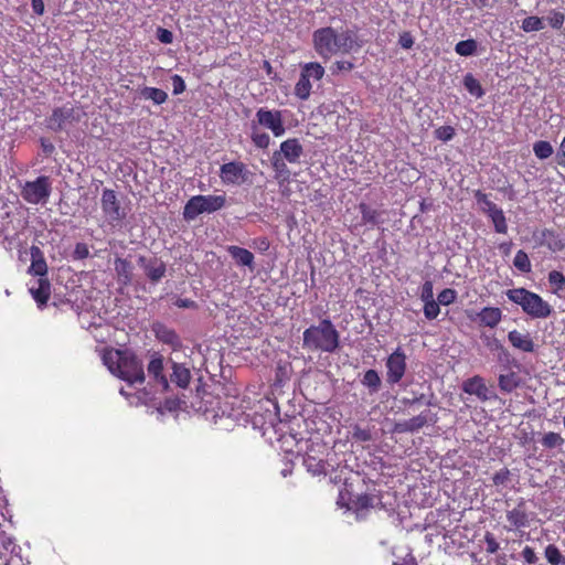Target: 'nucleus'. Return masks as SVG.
Wrapping results in <instances>:
<instances>
[{
    "label": "nucleus",
    "instance_id": "nucleus-1",
    "mask_svg": "<svg viewBox=\"0 0 565 565\" xmlns=\"http://www.w3.org/2000/svg\"><path fill=\"white\" fill-rule=\"evenodd\" d=\"M312 44L317 54L323 60H329L337 54H350L362 47L355 31L338 32L332 26L317 29L312 33Z\"/></svg>",
    "mask_w": 565,
    "mask_h": 565
},
{
    "label": "nucleus",
    "instance_id": "nucleus-2",
    "mask_svg": "<svg viewBox=\"0 0 565 565\" xmlns=\"http://www.w3.org/2000/svg\"><path fill=\"white\" fill-rule=\"evenodd\" d=\"M103 362L111 374L128 384H142L145 382L143 365L132 352L106 349L103 353Z\"/></svg>",
    "mask_w": 565,
    "mask_h": 565
},
{
    "label": "nucleus",
    "instance_id": "nucleus-3",
    "mask_svg": "<svg viewBox=\"0 0 565 565\" xmlns=\"http://www.w3.org/2000/svg\"><path fill=\"white\" fill-rule=\"evenodd\" d=\"M340 347V333L330 319H322L302 333V348L310 352L334 353Z\"/></svg>",
    "mask_w": 565,
    "mask_h": 565
},
{
    "label": "nucleus",
    "instance_id": "nucleus-4",
    "mask_svg": "<svg viewBox=\"0 0 565 565\" xmlns=\"http://www.w3.org/2000/svg\"><path fill=\"white\" fill-rule=\"evenodd\" d=\"M507 298L518 305L532 319H547L553 313V307L543 297L524 287L505 291Z\"/></svg>",
    "mask_w": 565,
    "mask_h": 565
},
{
    "label": "nucleus",
    "instance_id": "nucleus-5",
    "mask_svg": "<svg viewBox=\"0 0 565 565\" xmlns=\"http://www.w3.org/2000/svg\"><path fill=\"white\" fill-rule=\"evenodd\" d=\"M225 195H194L183 207V218L193 221L202 213H214L224 207Z\"/></svg>",
    "mask_w": 565,
    "mask_h": 565
},
{
    "label": "nucleus",
    "instance_id": "nucleus-6",
    "mask_svg": "<svg viewBox=\"0 0 565 565\" xmlns=\"http://www.w3.org/2000/svg\"><path fill=\"white\" fill-rule=\"evenodd\" d=\"M507 524L504 530L508 532L523 533V530L530 527L532 522L536 520V513L530 511L526 501L521 498L518 503L505 511Z\"/></svg>",
    "mask_w": 565,
    "mask_h": 565
},
{
    "label": "nucleus",
    "instance_id": "nucleus-7",
    "mask_svg": "<svg viewBox=\"0 0 565 565\" xmlns=\"http://www.w3.org/2000/svg\"><path fill=\"white\" fill-rule=\"evenodd\" d=\"M52 193V182L47 175L26 181L21 188L22 199L30 204H46Z\"/></svg>",
    "mask_w": 565,
    "mask_h": 565
},
{
    "label": "nucleus",
    "instance_id": "nucleus-8",
    "mask_svg": "<svg viewBox=\"0 0 565 565\" xmlns=\"http://www.w3.org/2000/svg\"><path fill=\"white\" fill-rule=\"evenodd\" d=\"M324 68L318 62H309L301 66L299 79L295 85V95L300 100H307L310 97L312 85L310 78L320 81L324 76Z\"/></svg>",
    "mask_w": 565,
    "mask_h": 565
},
{
    "label": "nucleus",
    "instance_id": "nucleus-9",
    "mask_svg": "<svg viewBox=\"0 0 565 565\" xmlns=\"http://www.w3.org/2000/svg\"><path fill=\"white\" fill-rule=\"evenodd\" d=\"M252 172L242 161L223 163L220 168V178L224 184L241 185L250 181Z\"/></svg>",
    "mask_w": 565,
    "mask_h": 565
},
{
    "label": "nucleus",
    "instance_id": "nucleus-10",
    "mask_svg": "<svg viewBox=\"0 0 565 565\" xmlns=\"http://www.w3.org/2000/svg\"><path fill=\"white\" fill-rule=\"evenodd\" d=\"M386 381L394 385L401 382L407 369L406 354L401 347L396 348L386 359Z\"/></svg>",
    "mask_w": 565,
    "mask_h": 565
},
{
    "label": "nucleus",
    "instance_id": "nucleus-11",
    "mask_svg": "<svg viewBox=\"0 0 565 565\" xmlns=\"http://www.w3.org/2000/svg\"><path fill=\"white\" fill-rule=\"evenodd\" d=\"M256 121L257 125L269 129L275 137H280L286 131L280 110L262 107L256 111Z\"/></svg>",
    "mask_w": 565,
    "mask_h": 565
},
{
    "label": "nucleus",
    "instance_id": "nucleus-12",
    "mask_svg": "<svg viewBox=\"0 0 565 565\" xmlns=\"http://www.w3.org/2000/svg\"><path fill=\"white\" fill-rule=\"evenodd\" d=\"M358 209L361 213V218H355L351 221L350 230L352 232L365 225H369L372 228L379 227L380 224L383 223L382 216L384 214V211L374 209L365 202L359 203Z\"/></svg>",
    "mask_w": 565,
    "mask_h": 565
},
{
    "label": "nucleus",
    "instance_id": "nucleus-13",
    "mask_svg": "<svg viewBox=\"0 0 565 565\" xmlns=\"http://www.w3.org/2000/svg\"><path fill=\"white\" fill-rule=\"evenodd\" d=\"M100 205L105 216L111 222H119L126 217V212L121 207L116 192L111 189H104Z\"/></svg>",
    "mask_w": 565,
    "mask_h": 565
},
{
    "label": "nucleus",
    "instance_id": "nucleus-14",
    "mask_svg": "<svg viewBox=\"0 0 565 565\" xmlns=\"http://www.w3.org/2000/svg\"><path fill=\"white\" fill-rule=\"evenodd\" d=\"M138 265L143 269L145 275L152 284L160 281L166 276V263L158 257L139 256Z\"/></svg>",
    "mask_w": 565,
    "mask_h": 565
},
{
    "label": "nucleus",
    "instance_id": "nucleus-15",
    "mask_svg": "<svg viewBox=\"0 0 565 565\" xmlns=\"http://www.w3.org/2000/svg\"><path fill=\"white\" fill-rule=\"evenodd\" d=\"M462 391L466 394L476 395L481 402H487L492 397V392L487 386L484 379L480 375H475L463 381Z\"/></svg>",
    "mask_w": 565,
    "mask_h": 565
},
{
    "label": "nucleus",
    "instance_id": "nucleus-16",
    "mask_svg": "<svg viewBox=\"0 0 565 565\" xmlns=\"http://www.w3.org/2000/svg\"><path fill=\"white\" fill-rule=\"evenodd\" d=\"M154 337L163 344L169 345L173 351L182 348V342L178 333L162 322H154L152 324Z\"/></svg>",
    "mask_w": 565,
    "mask_h": 565
},
{
    "label": "nucleus",
    "instance_id": "nucleus-17",
    "mask_svg": "<svg viewBox=\"0 0 565 565\" xmlns=\"http://www.w3.org/2000/svg\"><path fill=\"white\" fill-rule=\"evenodd\" d=\"M149 376H151L156 383L161 385L164 390L169 387V380L164 375V358L159 352H153L150 355V361L147 366Z\"/></svg>",
    "mask_w": 565,
    "mask_h": 565
},
{
    "label": "nucleus",
    "instance_id": "nucleus-18",
    "mask_svg": "<svg viewBox=\"0 0 565 565\" xmlns=\"http://www.w3.org/2000/svg\"><path fill=\"white\" fill-rule=\"evenodd\" d=\"M74 119L73 107H57L53 109L51 116L47 118V127L54 131H61L65 124L72 122Z\"/></svg>",
    "mask_w": 565,
    "mask_h": 565
},
{
    "label": "nucleus",
    "instance_id": "nucleus-19",
    "mask_svg": "<svg viewBox=\"0 0 565 565\" xmlns=\"http://www.w3.org/2000/svg\"><path fill=\"white\" fill-rule=\"evenodd\" d=\"M280 157L289 163H299L303 147L297 138H289L280 143Z\"/></svg>",
    "mask_w": 565,
    "mask_h": 565
},
{
    "label": "nucleus",
    "instance_id": "nucleus-20",
    "mask_svg": "<svg viewBox=\"0 0 565 565\" xmlns=\"http://www.w3.org/2000/svg\"><path fill=\"white\" fill-rule=\"evenodd\" d=\"M29 291L38 306L43 307L51 297V284L47 278H39L35 284L29 288Z\"/></svg>",
    "mask_w": 565,
    "mask_h": 565
},
{
    "label": "nucleus",
    "instance_id": "nucleus-21",
    "mask_svg": "<svg viewBox=\"0 0 565 565\" xmlns=\"http://www.w3.org/2000/svg\"><path fill=\"white\" fill-rule=\"evenodd\" d=\"M541 244L556 253L565 248V236L552 228H544L541 232Z\"/></svg>",
    "mask_w": 565,
    "mask_h": 565
},
{
    "label": "nucleus",
    "instance_id": "nucleus-22",
    "mask_svg": "<svg viewBox=\"0 0 565 565\" xmlns=\"http://www.w3.org/2000/svg\"><path fill=\"white\" fill-rule=\"evenodd\" d=\"M502 310L498 307H484L477 312V319L480 326L495 328L502 320Z\"/></svg>",
    "mask_w": 565,
    "mask_h": 565
},
{
    "label": "nucleus",
    "instance_id": "nucleus-23",
    "mask_svg": "<svg viewBox=\"0 0 565 565\" xmlns=\"http://www.w3.org/2000/svg\"><path fill=\"white\" fill-rule=\"evenodd\" d=\"M428 423L427 412H423L417 416H414L407 420L398 422L394 426V431L403 434V433H414L426 426Z\"/></svg>",
    "mask_w": 565,
    "mask_h": 565
},
{
    "label": "nucleus",
    "instance_id": "nucleus-24",
    "mask_svg": "<svg viewBox=\"0 0 565 565\" xmlns=\"http://www.w3.org/2000/svg\"><path fill=\"white\" fill-rule=\"evenodd\" d=\"M508 340L514 349L522 352L531 353L535 349V344L530 333H522L518 330H512L508 333Z\"/></svg>",
    "mask_w": 565,
    "mask_h": 565
},
{
    "label": "nucleus",
    "instance_id": "nucleus-25",
    "mask_svg": "<svg viewBox=\"0 0 565 565\" xmlns=\"http://www.w3.org/2000/svg\"><path fill=\"white\" fill-rule=\"evenodd\" d=\"M227 253L231 255V257L235 260L236 265L238 266H245L250 269L254 268V255L250 250L236 246V245H230L226 248Z\"/></svg>",
    "mask_w": 565,
    "mask_h": 565
},
{
    "label": "nucleus",
    "instance_id": "nucleus-26",
    "mask_svg": "<svg viewBox=\"0 0 565 565\" xmlns=\"http://www.w3.org/2000/svg\"><path fill=\"white\" fill-rule=\"evenodd\" d=\"M170 381L181 388H186L191 381L190 370L182 363L171 362Z\"/></svg>",
    "mask_w": 565,
    "mask_h": 565
},
{
    "label": "nucleus",
    "instance_id": "nucleus-27",
    "mask_svg": "<svg viewBox=\"0 0 565 565\" xmlns=\"http://www.w3.org/2000/svg\"><path fill=\"white\" fill-rule=\"evenodd\" d=\"M30 253L32 262L29 268V273L35 276H40V278H45L47 273V265L42 250L38 246H32Z\"/></svg>",
    "mask_w": 565,
    "mask_h": 565
},
{
    "label": "nucleus",
    "instance_id": "nucleus-28",
    "mask_svg": "<svg viewBox=\"0 0 565 565\" xmlns=\"http://www.w3.org/2000/svg\"><path fill=\"white\" fill-rule=\"evenodd\" d=\"M303 465L313 476H320L327 472V461L323 458H318L311 455L310 452H306L303 457Z\"/></svg>",
    "mask_w": 565,
    "mask_h": 565
},
{
    "label": "nucleus",
    "instance_id": "nucleus-29",
    "mask_svg": "<svg viewBox=\"0 0 565 565\" xmlns=\"http://www.w3.org/2000/svg\"><path fill=\"white\" fill-rule=\"evenodd\" d=\"M115 271L118 276V279L124 284L128 285L132 280V265L130 260L126 258L117 257L115 259Z\"/></svg>",
    "mask_w": 565,
    "mask_h": 565
},
{
    "label": "nucleus",
    "instance_id": "nucleus-30",
    "mask_svg": "<svg viewBox=\"0 0 565 565\" xmlns=\"http://www.w3.org/2000/svg\"><path fill=\"white\" fill-rule=\"evenodd\" d=\"M521 384L519 374L514 371H510L505 374H500L498 379V385L501 392L511 393L518 388Z\"/></svg>",
    "mask_w": 565,
    "mask_h": 565
},
{
    "label": "nucleus",
    "instance_id": "nucleus-31",
    "mask_svg": "<svg viewBox=\"0 0 565 565\" xmlns=\"http://www.w3.org/2000/svg\"><path fill=\"white\" fill-rule=\"evenodd\" d=\"M139 95L143 99L151 100L154 105H162L168 99V94L163 89L157 87L145 86L139 90Z\"/></svg>",
    "mask_w": 565,
    "mask_h": 565
},
{
    "label": "nucleus",
    "instance_id": "nucleus-32",
    "mask_svg": "<svg viewBox=\"0 0 565 565\" xmlns=\"http://www.w3.org/2000/svg\"><path fill=\"white\" fill-rule=\"evenodd\" d=\"M271 167L275 171V178L281 181H288L290 178V170L288 169L285 159L280 157V152L275 151L271 156Z\"/></svg>",
    "mask_w": 565,
    "mask_h": 565
},
{
    "label": "nucleus",
    "instance_id": "nucleus-33",
    "mask_svg": "<svg viewBox=\"0 0 565 565\" xmlns=\"http://www.w3.org/2000/svg\"><path fill=\"white\" fill-rule=\"evenodd\" d=\"M540 444L545 450L561 449L565 444V439L559 433L547 431L542 435Z\"/></svg>",
    "mask_w": 565,
    "mask_h": 565
},
{
    "label": "nucleus",
    "instance_id": "nucleus-34",
    "mask_svg": "<svg viewBox=\"0 0 565 565\" xmlns=\"http://www.w3.org/2000/svg\"><path fill=\"white\" fill-rule=\"evenodd\" d=\"M376 497L369 493L358 494L354 499H351V507L358 512L366 511L374 507Z\"/></svg>",
    "mask_w": 565,
    "mask_h": 565
},
{
    "label": "nucleus",
    "instance_id": "nucleus-35",
    "mask_svg": "<svg viewBox=\"0 0 565 565\" xmlns=\"http://www.w3.org/2000/svg\"><path fill=\"white\" fill-rule=\"evenodd\" d=\"M361 383L369 388L370 393H376L381 387L382 381L377 371L371 369L363 374Z\"/></svg>",
    "mask_w": 565,
    "mask_h": 565
},
{
    "label": "nucleus",
    "instance_id": "nucleus-36",
    "mask_svg": "<svg viewBox=\"0 0 565 565\" xmlns=\"http://www.w3.org/2000/svg\"><path fill=\"white\" fill-rule=\"evenodd\" d=\"M487 214L491 218L495 232L500 234H507L508 224L503 211L500 207H495L494 210Z\"/></svg>",
    "mask_w": 565,
    "mask_h": 565
},
{
    "label": "nucleus",
    "instance_id": "nucleus-37",
    "mask_svg": "<svg viewBox=\"0 0 565 565\" xmlns=\"http://www.w3.org/2000/svg\"><path fill=\"white\" fill-rule=\"evenodd\" d=\"M463 86L476 98H481L484 95V89L480 82L471 73H467L463 76Z\"/></svg>",
    "mask_w": 565,
    "mask_h": 565
},
{
    "label": "nucleus",
    "instance_id": "nucleus-38",
    "mask_svg": "<svg viewBox=\"0 0 565 565\" xmlns=\"http://www.w3.org/2000/svg\"><path fill=\"white\" fill-rule=\"evenodd\" d=\"M477 51L478 42L475 39L462 40L455 45V52L460 56H472Z\"/></svg>",
    "mask_w": 565,
    "mask_h": 565
},
{
    "label": "nucleus",
    "instance_id": "nucleus-39",
    "mask_svg": "<svg viewBox=\"0 0 565 565\" xmlns=\"http://www.w3.org/2000/svg\"><path fill=\"white\" fill-rule=\"evenodd\" d=\"M250 139L254 146L259 149H267L270 145L269 135L267 132L259 131L255 122L252 125Z\"/></svg>",
    "mask_w": 565,
    "mask_h": 565
},
{
    "label": "nucleus",
    "instance_id": "nucleus-40",
    "mask_svg": "<svg viewBox=\"0 0 565 565\" xmlns=\"http://www.w3.org/2000/svg\"><path fill=\"white\" fill-rule=\"evenodd\" d=\"M544 556L551 565H565V556L561 553L559 548L554 544H548L545 547Z\"/></svg>",
    "mask_w": 565,
    "mask_h": 565
},
{
    "label": "nucleus",
    "instance_id": "nucleus-41",
    "mask_svg": "<svg viewBox=\"0 0 565 565\" xmlns=\"http://www.w3.org/2000/svg\"><path fill=\"white\" fill-rule=\"evenodd\" d=\"M548 284L553 288V292L558 295L565 290V275L558 270H552L547 276Z\"/></svg>",
    "mask_w": 565,
    "mask_h": 565
},
{
    "label": "nucleus",
    "instance_id": "nucleus-42",
    "mask_svg": "<svg viewBox=\"0 0 565 565\" xmlns=\"http://www.w3.org/2000/svg\"><path fill=\"white\" fill-rule=\"evenodd\" d=\"M513 265L518 270L524 274H529L532 270L531 260L523 249L516 252Z\"/></svg>",
    "mask_w": 565,
    "mask_h": 565
},
{
    "label": "nucleus",
    "instance_id": "nucleus-43",
    "mask_svg": "<svg viewBox=\"0 0 565 565\" xmlns=\"http://www.w3.org/2000/svg\"><path fill=\"white\" fill-rule=\"evenodd\" d=\"M533 152L536 158L544 160L550 158L553 154L554 150L548 141L539 140L533 145Z\"/></svg>",
    "mask_w": 565,
    "mask_h": 565
},
{
    "label": "nucleus",
    "instance_id": "nucleus-44",
    "mask_svg": "<svg viewBox=\"0 0 565 565\" xmlns=\"http://www.w3.org/2000/svg\"><path fill=\"white\" fill-rule=\"evenodd\" d=\"M544 28L543 20L536 15L527 17L522 21L521 29L524 32H536Z\"/></svg>",
    "mask_w": 565,
    "mask_h": 565
},
{
    "label": "nucleus",
    "instance_id": "nucleus-45",
    "mask_svg": "<svg viewBox=\"0 0 565 565\" xmlns=\"http://www.w3.org/2000/svg\"><path fill=\"white\" fill-rule=\"evenodd\" d=\"M434 134L436 139L447 142L456 136V130L452 126L445 125L438 127Z\"/></svg>",
    "mask_w": 565,
    "mask_h": 565
},
{
    "label": "nucleus",
    "instance_id": "nucleus-46",
    "mask_svg": "<svg viewBox=\"0 0 565 565\" xmlns=\"http://www.w3.org/2000/svg\"><path fill=\"white\" fill-rule=\"evenodd\" d=\"M439 306H440L439 302L436 301V300L424 302L423 311H424L425 318L428 319V320L436 319L439 316V313H440V307Z\"/></svg>",
    "mask_w": 565,
    "mask_h": 565
},
{
    "label": "nucleus",
    "instance_id": "nucleus-47",
    "mask_svg": "<svg viewBox=\"0 0 565 565\" xmlns=\"http://www.w3.org/2000/svg\"><path fill=\"white\" fill-rule=\"evenodd\" d=\"M456 299H457V291L452 288H445L437 296V301L439 302V305H443V306H449V305L454 303L456 301Z\"/></svg>",
    "mask_w": 565,
    "mask_h": 565
},
{
    "label": "nucleus",
    "instance_id": "nucleus-48",
    "mask_svg": "<svg viewBox=\"0 0 565 565\" xmlns=\"http://www.w3.org/2000/svg\"><path fill=\"white\" fill-rule=\"evenodd\" d=\"M475 199L479 204H482V211L484 213H489L494 210L497 206L495 203L489 200L488 194L483 193L481 190L475 191Z\"/></svg>",
    "mask_w": 565,
    "mask_h": 565
},
{
    "label": "nucleus",
    "instance_id": "nucleus-49",
    "mask_svg": "<svg viewBox=\"0 0 565 565\" xmlns=\"http://www.w3.org/2000/svg\"><path fill=\"white\" fill-rule=\"evenodd\" d=\"M548 24L556 30L563 28L565 22V14L561 11L552 10L547 17Z\"/></svg>",
    "mask_w": 565,
    "mask_h": 565
},
{
    "label": "nucleus",
    "instance_id": "nucleus-50",
    "mask_svg": "<svg viewBox=\"0 0 565 565\" xmlns=\"http://www.w3.org/2000/svg\"><path fill=\"white\" fill-rule=\"evenodd\" d=\"M352 438L356 441L366 443L372 439V433L370 428H362L359 425H354Z\"/></svg>",
    "mask_w": 565,
    "mask_h": 565
},
{
    "label": "nucleus",
    "instance_id": "nucleus-51",
    "mask_svg": "<svg viewBox=\"0 0 565 565\" xmlns=\"http://www.w3.org/2000/svg\"><path fill=\"white\" fill-rule=\"evenodd\" d=\"M510 480H511V472L508 468L500 469L492 477L493 484L497 487L507 486L508 482H510Z\"/></svg>",
    "mask_w": 565,
    "mask_h": 565
},
{
    "label": "nucleus",
    "instance_id": "nucleus-52",
    "mask_svg": "<svg viewBox=\"0 0 565 565\" xmlns=\"http://www.w3.org/2000/svg\"><path fill=\"white\" fill-rule=\"evenodd\" d=\"M484 542L487 545L486 551L489 554H494L500 550V544L498 543L497 539L494 537V535L492 533H490V532L486 533Z\"/></svg>",
    "mask_w": 565,
    "mask_h": 565
},
{
    "label": "nucleus",
    "instance_id": "nucleus-53",
    "mask_svg": "<svg viewBox=\"0 0 565 565\" xmlns=\"http://www.w3.org/2000/svg\"><path fill=\"white\" fill-rule=\"evenodd\" d=\"M354 68V63L351 61H335L331 66L332 74L341 72H351Z\"/></svg>",
    "mask_w": 565,
    "mask_h": 565
},
{
    "label": "nucleus",
    "instance_id": "nucleus-54",
    "mask_svg": "<svg viewBox=\"0 0 565 565\" xmlns=\"http://www.w3.org/2000/svg\"><path fill=\"white\" fill-rule=\"evenodd\" d=\"M420 299L426 301H431L434 299V290H433V282L430 280H427L422 286V292H420Z\"/></svg>",
    "mask_w": 565,
    "mask_h": 565
},
{
    "label": "nucleus",
    "instance_id": "nucleus-55",
    "mask_svg": "<svg viewBox=\"0 0 565 565\" xmlns=\"http://www.w3.org/2000/svg\"><path fill=\"white\" fill-rule=\"evenodd\" d=\"M521 555L524 562L529 565H533L539 561L534 548L527 545L522 550Z\"/></svg>",
    "mask_w": 565,
    "mask_h": 565
},
{
    "label": "nucleus",
    "instance_id": "nucleus-56",
    "mask_svg": "<svg viewBox=\"0 0 565 565\" xmlns=\"http://www.w3.org/2000/svg\"><path fill=\"white\" fill-rule=\"evenodd\" d=\"M398 44L405 50L412 49L414 45V38L412 33L408 31L402 32L398 38Z\"/></svg>",
    "mask_w": 565,
    "mask_h": 565
},
{
    "label": "nucleus",
    "instance_id": "nucleus-57",
    "mask_svg": "<svg viewBox=\"0 0 565 565\" xmlns=\"http://www.w3.org/2000/svg\"><path fill=\"white\" fill-rule=\"evenodd\" d=\"M89 255V249H88V246L87 244L85 243H77L75 245V248H74V252H73V256L75 259H85L87 258Z\"/></svg>",
    "mask_w": 565,
    "mask_h": 565
},
{
    "label": "nucleus",
    "instance_id": "nucleus-58",
    "mask_svg": "<svg viewBox=\"0 0 565 565\" xmlns=\"http://www.w3.org/2000/svg\"><path fill=\"white\" fill-rule=\"evenodd\" d=\"M171 79L173 85V94H182L186 88L184 79L178 74L173 75Z\"/></svg>",
    "mask_w": 565,
    "mask_h": 565
},
{
    "label": "nucleus",
    "instance_id": "nucleus-59",
    "mask_svg": "<svg viewBox=\"0 0 565 565\" xmlns=\"http://www.w3.org/2000/svg\"><path fill=\"white\" fill-rule=\"evenodd\" d=\"M157 38L163 44H170L173 41L172 32L163 28L158 29Z\"/></svg>",
    "mask_w": 565,
    "mask_h": 565
},
{
    "label": "nucleus",
    "instance_id": "nucleus-60",
    "mask_svg": "<svg viewBox=\"0 0 565 565\" xmlns=\"http://www.w3.org/2000/svg\"><path fill=\"white\" fill-rule=\"evenodd\" d=\"M556 162L558 166L565 168V137L562 139L556 153Z\"/></svg>",
    "mask_w": 565,
    "mask_h": 565
},
{
    "label": "nucleus",
    "instance_id": "nucleus-61",
    "mask_svg": "<svg viewBox=\"0 0 565 565\" xmlns=\"http://www.w3.org/2000/svg\"><path fill=\"white\" fill-rule=\"evenodd\" d=\"M178 308H196L198 305L194 300L188 298H179L174 303Z\"/></svg>",
    "mask_w": 565,
    "mask_h": 565
},
{
    "label": "nucleus",
    "instance_id": "nucleus-62",
    "mask_svg": "<svg viewBox=\"0 0 565 565\" xmlns=\"http://www.w3.org/2000/svg\"><path fill=\"white\" fill-rule=\"evenodd\" d=\"M254 244L262 252H266L270 245L267 237H258L255 239Z\"/></svg>",
    "mask_w": 565,
    "mask_h": 565
},
{
    "label": "nucleus",
    "instance_id": "nucleus-63",
    "mask_svg": "<svg viewBox=\"0 0 565 565\" xmlns=\"http://www.w3.org/2000/svg\"><path fill=\"white\" fill-rule=\"evenodd\" d=\"M32 9L33 12L41 15L44 12V1L43 0H32Z\"/></svg>",
    "mask_w": 565,
    "mask_h": 565
},
{
    "label": "nucleus",
    "instance_id": "nucleus-64",
    "mask_svg": "<svg viewBox=\"0 0 565 565\" xmlns=\"http://www.w3.org/2000/svg\"><path fill=\"white\" fill-rule=\"evenodd\" d=\"M42 147L46 153H52L54 150V146L52 143H46L44 139H42Z\"/></svg>",
    "mask_w": 565,
    "mask_h": 565
}]
</instances>
